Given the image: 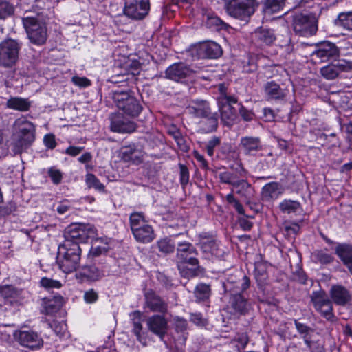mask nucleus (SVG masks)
Instances as JSON below:
<instances>
[{
    "instance_id": "f257e3e1",
    "label": "nucleus",
    "mask_w": 352,
    "mask_h": 352,
    "mask_svg": "<svg viewBox=\"0 0 352 352\" xmlns=\"http://www.w3.org/2000/svg\"><path fill=\"white\" fill-rule=\"evenodd\" d=\"M12 147L14 153H21L35 140V126L25 117L16 119L14 123Z\"/></svg>"
},
{
    "instance_id": "f03ea898",
    "label": "nucleus",
    "mask_w": 352,
    "mask_h": 352,
    "mask_svg": "<svg viewBox=\"0 0 352 352\" xmlns=\"http://www.w3.org/2000/svg\"><path fill=\"white\" fill-rule=\"evenodd\" d=\"M81 249L77 243H64L58 248L57 263L59 268L69 274L79 267Z\"/></svg>"
},
{
    "instance_id": "7ed1b4c3",
    "label": "nucleus",
    "mask_w": 352,
    "mask_h": 352,
    "mask_svg": "<svg viewBox=\"0 0 352 352\" xmlns=\"http://www.w3.org/2000/svg\"><path fill=\"white\" fill-rule=\"evenodd\" d=\"M22 43L16 39L6 38L0 43V66L8 68V78L14 77L15 70L13 67L19 59V52Z\"/></svg>"
},
{
    "instance_id": "20e7f679",
    "label": "nucleus",
    "mask_w": 352,
    "mask_h": 352,
    "mask_svg": "<svg viewBox=\"0 0 352 352\" xmlns=\"http://www.w3.org/2000/svg\"><path fill=\"white\" fill-rule=\"evenodd\" d=\"M130 227L135 240L147 243L155 239L153 228L148 224L142 212H133L129 217Z\"/></svg>"
},
{
    "instance_id": "39448f33",
    "label": "nucleus",
    "mask_w": 352,
    "mask_h": 352,
    "mask_svg": "<svg viewBox=\"0 0 352 352\" xmlns=\"http://www.w3.org/2000/svg\"><path fill=\"white\" fill-rule=\"evenodd\" d=\"M22 22L31 43L37 45L45 43L47 38V29L44 21L38 16H27L22 18Z\"/></svg>"
},
{
    "instance_id": "423d86ee",
    "label": "nucleus",
    "mask_w": 352,
    "mask_h": 352,
    "mask_svg": "<svg viewBox=\"0 0 352 352\" xmlns=\"http://www.w3.org/2000/svg\"><path fill=\"white\" fill-rule=\"evenodd\" d=\"M197 245L208 258L215 257L223 259L226 252L215 235L209 232H201L198 236Z\"/></svg>"
},
{
    "instance_id": "0eeeda50",
    "label": "nucleus",
    "mask_w": 352,
    "mask_h": 352,
    "mask_svg": "<svg viewBox=\"0 0 352 352\" xmlns=\"http://www.w3.org/2000/svg\"><path fill=\"white\" fill-rule=\"evenodd\" d=\"M258 6V3L256 0H230L225 4L229 15L244 21L254 13Z\"/></svg>"
},
{
    "instance_id": "6e6552de",
    "label": "nucleus",
    "mask_w": 352,
    "mask_h": 352,
    "mask_svg": "<svg viewBox=\"0 0 352 352\" xmlns=\"http://www.w3.org/2000/svg\"><path fill=\"white\" fill-rule=\"evenodd\" d=\"M318 21L314 14L308 13H296L293 16V29L302 36L315 34L318 30Z\"/></svg>"
},
{
    "instance_id": "1a4fd4ad",
    "label": "nucleus",
    "mask_w": 352,
    "mask_h": 352,
    "mask_svg": "<svg viewBox=\"0 0 352 352\" xmlns=\"http://www.w3.org/2000/svg\"><path fill=\"white\" fill-rule=\"evenodd\" d=\"M96 229L94 226L87 224H72L67 227L65 232V243L86 242L89 239H94L96 236Z\"/></svg>"
},
{
    "instance_id": "9d476101",
    "label": "nucleus",
    "mask_w": 352,
    "mask_h": 352,
    "mask_svg": "<svg viewBox=\"0 0 352 352\" xmlns=\"http://www.w3.org/2000/svg\"><path fill=\"white\" fill-rule=\"evenodd\" d=\"M310 297L316 310L327 320L333 321L335 318L333 312V301L329 299L325 292L322 290L314 292Z\"/></svg>"
},
{
    "instance_id": "9b49d317",
    "label": "nucleus",
    "mask_w": 352,
    "mask_h": 352,
    "mask_svg": "<svg viewBox=\"0 0 352 352\" xmlns=\"http://www.w3.org/2000/svg\"><path fill=\"white\" fill-rule=\"evenodd\" d=\"M352 71V62L345 59H339L320 69L321 75L327 80H333L342 72Z\"/></svg>"
},
{
    "instance_id": "f8f14e48",
    "label": "nucleus",
    "mask_w": 352,
    "mask_h": 352,
    "mask_svg": "<svg viewBox=\"0 0 352 352\" xmlns=\"http://www.w3.org/2000/svg\"><path fill=\"white\" fill-rule=\"evenodd\" d=\"M149 9V0H125L124 13L132 19H143Z\"/></svg>"
},
{
    "instance_id": "ddd939ff",
    "label": "nucleus",
    "mask_w": 352,
    "mask_h": 352,
    "mask_svg": "<svg viewBox=\"0 0 352 352\" xmlns=\"http://www.w3.org/2000/svg\"><path fill=\"white\" fill-rule=\"evenodd\" d=\"M14 340L21 346L32 349H38L43 344L42 338L33 331H15L13 333Z\"/></svg>"
},
{
    "instance_id": "4468645a",
    "label": "nucleus",
    "mask_w": 352,
    "mask_h": 352,
    "mask_svg": "<svg viewBox=\"0 0 352 352\" xmlns=\"http://www.w3.org/2000/svg\"><path fill=\"white\" fill-rule=\"evenodd\" d=\"M195 71L183 63H175L168 67L166 72V77L176 82H183L186 78H192Z\"/></svg>"
},
{
    "instance_id": "2eb2a0df",
    "label": "nucleus",
    "mask_w": 352,
    "mask_h": 352,
    "mask_svg": "<svg viewBox=\"0 0 352 352\" xmlns=\"http://www.w3.org/2000/svg\"><path fill=\"white\" fill-rule=\"evenodd\" d=\"M339 56L337 46L331 42L325 41L317 46L311 54L312 58L320 62H326Z\"/></svg>"
},
{
    "instance_id": "dca6fc26",
    "label": "nucleus",
    "mask_w": 352,
    "mask_h": 352,
    "mask_svg": "<svg viewBox=\"0 0 352 352\" xmlns=\"http://www.w3.org/2000/svg\"><path fill=\"white\" fill-rule=\"evenodd\" d=\"M118 107L131 116H137L141 112L142 107L138 101L126 93H120L117 95Z\"/></svg>"
},
{
    "instance_id": "f3484780",
    "label": "nucleus",
    "mask_w": 352,
    "mask_h": 352,
    "mask_svg": "<svg viewBox=\"0 0 352 352\" xmlns=\"http://www.w3.org/2000/svg\"><path fill=\"white\" fill-rule=\"evenodd\" d=\"M146 324L148 329L162 340L167 333L168 320L163 315L155 314L148 317L146 320Z\"/></svg>"
},
{
    "instance_id": "a211bd4d",
    "label": "nucleus",
    "mask_w": 352,
    "mask_h": 352,
    "mask_svg": "<svg viewBox=\"0 0 352 352\" xmlns=\"http://www.w3.org/2000/svg\"><path fill=\"white\" fill-rule=\"evenodd\" d=\"M144 154L143 147L135 144L123 146L120 151L122 160L133 164H141L143 162Z\"/></svg>"
},
{
    "instance_id": "6ab92c4d",
    "label": "nucleus",
    "mask_w": 352,
    "mask_h": 352,
    "mask_svg": "<svg viewBox=\"0 0 352 352\" xmlns=\"http://www.w3.org/2000/svg\"><path fill=\"white\" fill-rule=\"evenodd\" d=\"M264 92L268 100L283 102L286 100L289 90L272 80L265 84Z\"/></svg>"
},
{
    "instance_id": "aec40b11",
    "label": "nucleus",
    "mask_w": 352,
    "mask_h": 352,
    "mask_svg": "<svg viewBox=\"0 0 352 352\" xmlns=\"http://www.w3.org/2000/svg\"><path fill=\"white\" fill-rule=\"evenodd\" d=\"M145 305L153 312H159L164 314L167 312V303L157 295L153 291L149 290L144 294Z\"/></svg>"
},
{
    "instance_id": "412c9836",
    "label": "nucleus",
    "mask_w": 352,
    "mask_h": 352,
    "mask_svg": "<svg viewBox=\"0 0 352 352\" xmlns=\"http://www.w3.org/2000/svg\"><path fill=\"white\" fill-rule=\"evenodd\" d=\"M333 302L337 305L344 306L351 300V294L348 289L341 285H333L329 290Z\"/></svg>"
},
{
    "instance_id": "4be33fe9",
    "label": "nucleus",
    "mask_w": 352,
    "mask_h": 352,
    "mask_svg": "<svg viewBox=\"0 0 352 352\" xmlns=\"http://www.w3.org/2000/svg\"><path fill=\"white\" fill-rule=\"evenodd\" d=\"M111 129L117 133H132L136 129L135 124L129 120L124 119L120 115L111 116Z\"/></svg>"
},
{
    "instance_id": "5701e85b",
    "label": "nucleus",
    "mask_w": 352,
    "mask_h": 352,
    "mask_svg": "<svg viewBox=\"0 0 352 352\" xmlns=\"http://www.w3.org/2000/svg\"><path fill=\"white\" fill-rule=\"evenodd\" d=\"M239 146L245 155H253L262 150L263 146L259 138L246 136L240 140Z\"/></svg>"
},
{
    "instance_id": "b1692460",
    "label": "nucleus",
    "mask_w": 352,
    "mask_h": 352,
    "mask_svg": "<svg viewBox=\"0 0 352 352\" xmlns=\"http://www.w3.org/2000/svg\"><path fill=\"white\" fill-rule=\"evenodd\" d=\"M230 309L234 314H245L249 309L250 304L246 298L240 292L232 294L230 298Z\"/></svg>"
},
{
    "instance_id": "393cba45",
    "label": "nucleus",
    "mask_w": 352,
    "mask_h": 352,
    "mask_svg": "<svg viewBox=\"0 0 352 352\" xmlns=\"http://www.w3.org/2000/svg\"><path fill=\"white\" fill-rule=\"evenodd\" d=\"M198 263V260L195 257H189L186 261H178V269L181 275L186 278L197 276L199 270Z\"/></svg>"
},
{
    "instance_id": "a878e982",
    "label": "nucleus",
    "mask_w": 352,
    "mask_h": 352,
    "mask_svg": "<svg viewBox=\"0 0 352 352\" xmlns=\"http://www.w3.org/2000/svg\"><path fill=\"white\" fill-rule=\"evenodd\" d=\"M232 186L233 190L246 201H250L254 195V188L245 180L236 181Z\"/></svg>"
},
{
    "instance_id": "bb28decb",
    "label": "nucleus",
    "mask_w": 352,
    "mask_h": 352,
    "mask_svg": "<svg viewBox=\"0 0 352 352\" xmlns=\"http://www.w3.org/2000/svg\"><path fill=\"white\" fill-rule=\"evenodd\" d=\"M189 113L197 118H208L212 113L209 104L204 100L193 102L192 105L187 107Z\"/></svg>"
},
{
    "instance_id": "cd10ccee",
    "label": "nucleus",
    "mask_w": 352,
    "mask_h": 352,
    "mask_svg": "<svg viewBox=\"0 0 352 352\" xmlns=\"http://www.w3.org/2000/svg\"><path fill=\"white\" fill-rule=\"evenodd\" d=\"M142 314L140 311H135L131 314L133 323V332L135 335L137 340L142 344L146 345V338L144 333L142 332V325L141 323Z\"/></svg>"
},
{
    "instance_id": "c85d7f7f",
    "label": "nucleus",
    "mask_w": 352,
    "mask_h": 352,
    "mask_svg": "<svg viewBox=\"0 0 352 352\" xmlns=\"http://www.w3.org/2000/svg\"><path fill=\"white\" fill-rule=\"evenodd\" d=\"M79 274L90 281H98L104 276V272L95 265L83 266Z\"/></svg>"
},
{
    "instance_id": "c756f323",
    "label": "nucleus",
    "mask_w": 352,
    "mask_h": 352,
    "mask_svg": "<svg viewBox=\"0 0 352 352\" xmlns=\"http://www.w3.org/2000/svg\"><path fill=\"white\" fill-rule=\"evenodd\" d=\"M283 190L280 184L278 182H270L265 184L262 189V198L265 201L275 199L282 194Z\"/></svg>"
},
{
    "instance_id": "7c9ffc66",
    "label": "nucleus",
    "mask_w": 352,
    "mask_h": 352,
    "mask_svg": "<svg viewBox=\"0 0 352 352\" xmlns=\"http://www.w3.org/2000/svg\"><path fill=\"white\" fill-rule=\"evenodd\" d=\"M221 112V119L225 125L231 126L236 118V112L234 108L229 104H219Z\"/></svg>"
},
{
    "instance_id": "2f4dec72",
    "label": "nucleus",
    "mask_w": 352,
    "mask_h": 352,
    "mask_svg": "<svg viewBox=\"0 0 352 352\" xmlns=\"http://www.w3.org/2000/svg\"><path fill=\"white\" fill-rule=\"evenodd\" d=\"M254 35L256 42L261 46L272 45L276 39L272 30L261 28L255 31Z\"/></svg>"
},
{
    "instance_id": "473e14b6",
    "label": "nucleus",
    "mask_w": 352,
    "mask_h": 352,
    "mask_svg": "<svg viewBox=\"0 0 352 352\" xmlns=\"http://www.w3.org/2000/svg\"><path fill=\"white\" fill-rule=\"evenodd\" d=\"M200 52L204 57L208 58H217L222 54L221 46L215 42L203 44L200 47Z\"/></svg>"
},
{
    "instance_id": "72a5a7b5",
    "label": "nucleus",
    "mask_w": 352,
    "mask_h": 352,
    "mask_svg": "<svg viewBox=\"0 0 352 352\" xmlns=\"http://www.w3.org/2000/svg\"><path fill=\"white\" fill-rule=\"evenodd\" d=\"M6 105L14 110L27 111L31 106V102L26 98L12 97L8 100Z\"/></svg>"
},
{
    "instance_id": "f704fd0d",
    "label": "nucleus",
    "mask_w": 352,
    "mask_h": 352,
    "mask_svg": "<svg viewBox=\"0 0 352 352\" xmlns=\"http://www.w3.org/2000/svg\"><path fill=\"white\" fill-rule=\"evenodd\" d=\"M250 284V278L243 275L241 279H239L238 280H234L232 277H230L228 278L227 282L224 283V287L227 289H233L234 288L239 289V291L243 292L246 290Z\"/></svg>"
},
{
    "instance_id": "c9c22d12",
    "label": "nucleus",
    "mask_w": 352,
    "mask_h": 352,
    "mask_svg": "<svg viewBox=\"0 0 352 352\" xmlns=\"http://www.w3.org/2000/svg\"><path fill=\"white\" fill-rule=\"evenodd\" d=\"M195 253L193 246L187 242L178 244L177 258L178 261H186L189 257H193L192 255Z\"/></svg>"
},
{
    "instance_id": "e433bc0d",
    "label": "nucleus",
    "mask_w": 352,
    "mask_h": 352,
    "mask_svg": "<svg viewBox=\"0 0 352 352\" xmlns=\"http://www.w3.org/2000/svg\"><path fill=\"white\" fill-rule=\"evenodd\" d=\"M294 324L298 332L301 335L307 347L311 350L314 342L310 340V334L314 330L309 326L294 320Z\"/></svg>"
},
{
    "instance_id": "4c0bfd02",
    "label": "nucleus",
    "mask_w": 352,
    "mask_h": 352,
    "mask_svg": "<svg viewBox=\"0 0 352 352\" xmlns=\"http://www.w3.org/2000/svg\"><path fill=\"white\" fill-rule=\"evenodd\" d=\"M336 25L352 32V12H341L334 21Z\"/></svg>"
},
{
    "instance_id": "58836bf2",
    "label": "nucleus",
    "mask_w": 352,
    "mask_h": 352,
    "mask_svg": "<svg viewBox=\"0 0 352 352\" xmlns=\"http://www.w3.org/2000/svg\"><path fill=\"white\" fill-rule=\"evenodd\" d=\"M336 254L345 265L352 261V246L346 244H339L336 248Z\"/></svg>"
},
{
    "instance_id": "ea45409f",
    "label": "nucleus",
    "mask_w": 352,
    "mask_h": 352,
    "mask_svg": "<svg viewBox=\"0 0 352 352\" xmlns=\"http://www.w3.org/2000/svg\"><path fill=\"white\" fill-rule=\"evenodd\" d=\"M201 121V130L204 133H211L216 131L218 126V116L216 113H211L208 118H204Z\"/></svg>"
},
{
    "instance_id": "a19ab883",
    "label": "nucleus",
    "mask_w": 352,
    "mask_h": 352,
    "mask_svg": "<svg viewBox=\"0 0 352 352\" xmlns=\"http://www.w3.org/2000/svg\"><path fill=\"white\" fill-rule=\"evenodd\" d=\"M312 258L315 262L321 264H329L333 261V256L327 252V250H318L312 253Z\"/></svg>"
},
{
    "instance_id": "79ce46f5",
    "label": "nucleus",
    "mask_w": 352,
    "mask_h": 352,
    "mask_svg": "<svg viewBox=\"0 0 352 352\" xmlns=\"http://www.w3.org/2000/svg\"><path fill=\"white\" fill-rule=\"evenodd\" d=\"M194 293L197 301H204L210 297V285L205 283L198 284L195 287Z\"/></svg>"
},
{
    "instance_id": "37998d69",
    "label": "nucleus",
    "mask_w": 352,
    "mask_h": 352,
    "mask_svg": "<svg viewBox=\"0 0 352 352\" xmlns=\"http://www.w3.org/2000/svg\"><path fill=\"white\" fill-rule=\"evenodd\" d=\"M85 183L89 188H94L99 192H104L105 186L100 183L94 174L88 173L86 175Z\"/></svg>"
},
{
    "instance_id": "c03bdc74",
    "label": "nucleus",
    "mask_w": 352,
    "mask_h": 352,
    "mask_svg": "<svg viewBox=\"0 0 352 352\" xmlns=\"http://www.w3.org/2000/svg\"><path fill=\"white\" fill-rule=\"evenodd\" d=\"M62 298L48 299L45 302L44 309L46 314H52L59 309L62 304Z\"/></svg>"
},
{
    "instance_id": "a18cd8bd",
    "label": "nucleus",
    "mask_w": 352,
    "mask_h": 352,
    "mask_svg": "<svg viewBox=\"0 0 352 352\" xmlns=\"http://www.w3.org/2000/svg\"><path fill=\"white\" fill-rule=\"evenodd\" d=\"M286 0H265L264 6L265 11L269 13H274L280 11L285 6Z\"/></svg>"
},
{
    "instance_id": "49530a36",
    "label": "nucleus",
    "mask_w": 352,
    "mask_h": 352,
    "mask_svg": "<svg viewBox=\"0 0 352 352\" xmlns=\"http://www.w3.org/2000/svg\"><path fill=\"white\" fill-rule=\"evenodd\" d=\"M279 207L282 212L290 214L296 212L300 209V204L296 201L284 200Z\"/></svg>"
},
{
    "instance_id": "de8ad7c7",
    "label": "nucleus",
    "mask_w": 352,
    "mask_h": 352,
    "mask_svg": "<svg viewBox=\"0 0 352 352\" xmlns=\"http://www.w3.org/2000/svg\"><path fill=\"white\" fill-rule=\"evenodd\" d=\"M221 139L220 137L212 136L205 143V149L210 157L214 155V149L221 145Z\"/></svg>"
},
{
    "instance_id": "09e8293b",
    "label": "nucleus",
    "mask_w": 352,
    "mask_h": 352,
    "mask_svg": "<svg viewBox=\"0 0 352 352\" xmlns=\"http://www.w3.org/2000/svg\"><path fill=\"white\" fill-rule=\"evenodd\" d=\"M40 285L41 287L46 289H60L63 284L60 280H54L47 277H43L40 280Z\"/></svg>"
},
{
    "instance_id": "8fccbe9b",
    "label": "nucleus",
    "mask_w": 352,
    "mask_h": 352,
    "mask_svg": "<svg viewBox=\"0 0 352 352\" xmlns=\"http://www.w3.org/2000/svg\"><path fill=\"white\" fill-rule=\"evenodd\" d=\"M14 12V8L6 1L0 0V19H4L12 15Z\"/></svg>"
},
{
    "instance_id": "3c124183",
    "label": "nucleus",
    "mask_w": 352,
    "mask_h": 352,
    "mask_svg": "<svg viewBox=\"0 0 352 352\" xmlns=\"http://www.w3.org/2000/svg\"><path fill=\"white\" fill-rule=\"evenodd\" d=\"M157 246L160 251L164 254L171 253L175 250V245L168 239L159 241Z\"/></svg>"
},
{
    "instance_id": "603ef678",
    "label": "nucleus",
    "mask_w": 352,
    "mask_h": 352,
    "mask_svg": "<svg viewBox=\"0 0 352 352\" xmlns=\"http://www.w3.org/2000/svg\"><path fill=\"white\" fill-rule=\"evenodd\" d=\"M47 173L54 184L57 185L61 182L63 174L59 169L51 167L48 169Z\"/></svg>"
},
{
    "instance_id": "864d4df0",
    "label": "nucleus",
    "mask_w": 352,
    "mask_h": 352,
    "mask_svg": "<svg viewBox=\"0 0 352 352\" xmlns=\"http://www.w3.org/2000/svg\"><path fill=\"white\" fill-rule=\"evenodd\" d=\"M1 294L4 298H15L19 295V292L11 286H5L1 289Z\"/></svg>"
},
{
    "instance_id": "5fc2aeb1",
    "label": "nucleus",
    "mask_w": 352,
    "mask_h": 352,
    "mask_svg": "<svg viewBox=\"0 0 352 352\" xmlns=\"http://www.w3.org/2000/svg\"><path fill=\"white\" fill-rule=\"evenodd\" d=\"M206 25L208 28H221L224 25L223 21L217 16H208Z\"/></svg>"
},
{
    "instance_id": "6e6d98bb",
    "label": "nucleus",
    "mask_w": 352,
    "mask_h": 352,
    "mask_svg": "<svg viewBox=\"0 0 352 352\" xmlns=\"http://www.w3.org/2000/svg\"><path fill=\"white\" fill-rule=\"evenodd\" d=\"M175 330L177 332H183L188 328V322L186 319L175 316L173 318Z\"/></svg>"
},
{
    "instance_id": "4d7b16f0",
    "label": "nucleus",
    "mask_w": 352,
    "mask_h": 352,
    "mask_svg": "<svg viewBox=\"0 0 352 352\" xmlns=\"http://www.w3.org/2000/svg\"><path fill=\"white\" fill-rule=\"evenodd\" d=\"M107 245L108 242L106 241L104 246H93L89 251V256L94 258L101 255L103 253H106L109 250V247Z\"/></svg>"
},
{
    "instance_id": "13d9d810",
    "label": "nucleus",
    "mask_w": 352,
    "mask_h": 352,
    "mask_svg": "<svg viewBox=\"0 0 352 352\" xmlns=\"http://www.w3.org/2000/svg\"><path fill=\"white\" fill-rule=\"evenodd\" d=\"M72 82L80 87H87L91 85V80L86 77H80L78 76H73Z\"/></svg>"
},
{
    "instance_id": "bf43d9fd",
    "label": "nucleus",
    "mask_w": 352,
    "mask_h": 352,
    "mask_svg": "<svg viewBox=\"0 0 352 352\" xmlns=\"http://www.w3.org/2000/svg\"><path fill=\"white\" fill-rule=\"evenodd\" d=\"M219 179L222 183L230 184L232 186H233V183L236 182L234 181L235 177L230 172L221 173L219 174Z\"/></svg>"
},
{
    "instance_id": "052dcab7",
    "label": "nucleus",
    "mask_w": 352,
    "mask_h": 352,
    "mask_svg": "<svg viewBox=\"0 0 352 352\" xmlns=\"http://www.w3.org/2000/svg\"><path fill=\"white\" fill-rule=\"evenodd\" d=\"M98 298L97 292L94 289H91L84 294V300L87 303L95 302Z\"/></svg>"
},
{
    "instance_id": "680f3d73",
    "label": "nucleus",
    "mask_w": 352,
    "mask_h": 352,
    "mask_svg": "<svg viewBox=\"0 0 352 352\" xmlns=\"http://www.w3.org/2000/svg\"><path fill=\"white\" fill-rule=\"evenodd\" d=\"M180 168V182L182 185L185 186L189 181V172L188 168L182 164L179 165Z\"/></svg>"
},
{
    "instance_id": "e2e57ef3",
    "label": "nucleus",
    "mask_w": 352,
    "mask_h": 352,
    "mask_svg": "<svg viewBox=\"0 0 352 352\" xmlns=\"http://www.w3.org/2000/svg\"><path fill=\"white\" fill-rule=\"evenodd\" d=\"M237 102V98L233 96L222 95L218 99L219 104H229L232 106V104Z\"/></svg>"
},
{
    "instance_id": "0e129e2a",
    "label": "nucleus",
    "mask_w": 352,
    "mask_h": 352,
    "mask_svg": "<svg viewBox=\"0 0 352 352\" xmlns=\"http://www.w3.org/2000/svg\"><path fill=\"white\" fill-rule=\"evenodd\" d=\"M43 142L45 146L50 149H53L56 145L55 137L52 134H47L44 136Z\"/></svg>"
},
{
    "instance_id": "69168bd1",
    "label": "nucleus",
    "mask_w": 352,
    "mask_h": 352,
    "mask_svg": "<svg viewBox=\"0 0 352 352\" xmlns=\"http://www.w3.org/2000/svg\"><path fill=\"white\" fill-rule=\"evenodd\" d=\"M190 319V321H192L196 325L202 326L206 324L205 320L204 319L201 313H191Z\"/></svg>"
},
{
    "instance_id": "338daca9",
    "label": "nucleus",
    "mask_w": 352,
    "mask_h": 352,
    "mask_svg": "<svg viewBox=\"0 0 352 352\" xmlns=\"http://www.w3.org/2000/svg\"><path fill=\"white\" fill-rule=\"evenodd\" d=\"M16 209V204L13 202H10L6 206L1 207L0 212L3 215H8L14 212Z\"/></svg>"
},
{
    "instance_id": "774afa93",
    "label": "nucleus",
    "mask_w": 352,
    "mask_h": 352,
    "mask_svg": "<svg viewBox=\"0 0 352 352\" xmlns=\"http://www.w3.org/2000/svg\"><path fill=\"white\" fill-rule=\"evenodd\" d=\"M52 327L54 328V332L60 337L64 334L66 330V324L63 323L54 322Z\"/></svg>"
}]
</instances>
